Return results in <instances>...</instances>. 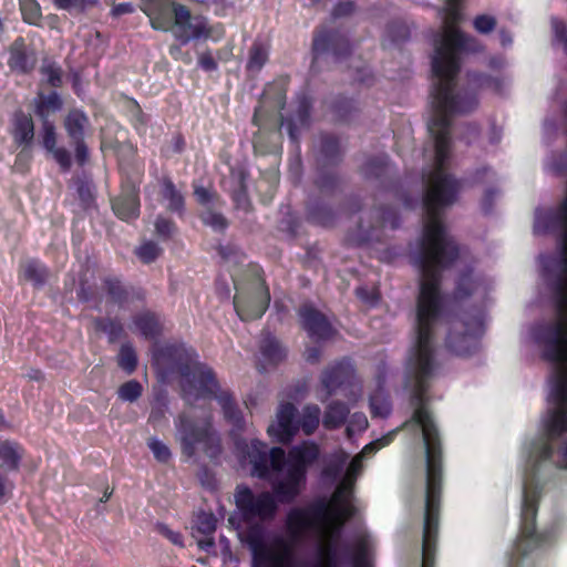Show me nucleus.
I'll return each instance as SVG.
<instances>
[{"instance_id":"f257e3e1","label":"nucleus","mask_w":567,"mask_h":567,"mask_svg":"<svg viewBox=\"0 0 567 567\" xmlns=\"http://www.w3.org/2000/svg\"><path fill=\"white\" fill-rule=\"evenodd\" d=\"M458 0H449L443 19V32L432 58V71L437 83L432 92L433 115L429 131L434 141V163L425 178L423 206L425 220L421 239H454L446 233L441 219L442 209L453 205L462 189V183L446 172L451 156V117L464 115L478 104L475 95L455 91V79L461 71V53L478 52L481 43L457 27L461 20Z\"/></svg>"},{"instance_id":"f03ea898","label":"nucleus","mask_w":567,"mask_h":567,"mask_svg":"<svg viewBox=\"0 0 567 567\" xmlns=\"http://www.w3.org/2000/svg\"><path fill=\"white\" fill-rule=\"evenodd\" d=\"M355 478L347 474L329 499H318L305 507H292L285 518L289 538L274 535L265 542L259 526L250 527L246 543L256 567H340V536L355 516Z\"/></svg>"},{"instance_id":"7ed1b4c3","label":"nucleus","mask_w":567,"mask_h":567,"mask_svg":"<svg viewBox=\"0 0 567 567\" xmlns=\"http://www.w3.org/2000/svg\"><path fill=\"white\" fill-rule=\"evenodd\" d=\"M196 357L195 351L187 349L183 343L166 344L153 351V365L162 378L169 368H176L185 400L193 404L202 396L215 398L221 405L225 417L234 424H239L241 414L234 395L220 389L213 369L197 361Z\"/></svg>"},{"instance_id":"20e7f679","label":"nucleus","mask_w":567,"mask_h":567,"mask_svg":"<svg viewBox=\"0 0 567 567\" xmlns=\"http://www.w3.org/2000/svg\"><path fill=\"white\" fill-rule=\"evenodd\" d=\"M319 456L320 447L313 441H303L289 450L286 474L272 486L280 503L289 504L300 495L306 485L307 468L317 462Z\"/></svg>"},{"instance_id":"39448f33","label":"nucleus","mask_w":567,"mask_h":567,"mask_svg":"<svg viewBox=\"0 0 567 567\" xmlns=\"http://www.w3.org/2000/svg\"><path fill=\"white\" fill-rule=\"evenodd\" d=\"M249 278L237 288L234 306L241 320L250 321L260 318L270 303V291L264 270L257 266L249 267Z\"/></svg>"},{"instance_id":"423d86ee","label":"nucleus","mask_w":567,"mask_h":567,"mask_svg":"<svg viewBox=\"0 0 567 567\" xmlns=\"http://www.w3.org/2000/svg\"><path fill=\"white\" fill-rule=\"evenodd\" d=\"M536 503L525 502L519 533L509 554L508 567H524L528 556L546 542V536L536 529Z\"/></svg>"},{"instance_id":"0eeeda50","label":"nucleus","mask_w":567,"mask_h":567,"mask_svg":"<svg viewBox=\"0 0 567 567\" xmlns=\"http://www.w3.org/2000/svg\"><path fill=\"white\" fill-rule=\"evenodd\" d=\"M177 429L181 433L182 451L187 457L195 455L196 444L198 443L204 445V451L210 458H216L220 455V437L214 430L210 421H206L202 426H197L187 415L181 414Z\"/></svg>"},{"instance_id":"6e6552de","label":"nucleus","mask_w":567,"mask_h":567,"mask_svg":"<svg viewBox=\"0 0 567 567\" xmlns=\"http://www.w3.org/2000/svg\"><path fill=\"white\" fill-rule=\"evenodd\" d=\"M556 364V380L551 389L555 408L548 411L545 431L549 440L567 432V361H551Z\"/></svg>"},{"instance_id":"1a4fd4ad","label":"nucleus","mask_w":567,"mask_h":567,"mask_svg":"<svg viewBox=\"0 0 567 567\" xmlns=\"http://www.w3.org/2000/svg\"><path fill=\"white\" fill-rule=\"evenodd\" d=\"M236 505L246 523L272 520L278 512L276 497L270 492L255 494L248 486H239L235 494Z\"/></svg>"},{"instance_id":"9d476101","label":"nucleus","mask_w":567,"mask_h":567,"mask_svg":"<svg viewBox=\"0 0 567 567\" xmlns=\"http://www.w3.org/2000/svg\"><path fill=\"white\" fill-rule=\"evenodd\" d=\"M143 11L153 29L168 32L175 24H183L189 17V8L174 0H147Z\"/></svg>"},{"instance_id":"9b49d317","label":"nucleus","mask_w":567,"mask_h":567,"mask_svg":"<svg viewBox=\"0 0 567 567\" xmlns=\"http://www.w3.org/2000/svg\"><path fill=\"white\" fill-rule=\"evenodd\" d=\"M311 53L313 60L331 53L336 61H341L351 55L352 45L350 40L338 30L320 27L313 33Z\"/></svg>"},{"instance_id":"f8f14e48","label":"nucleus","mask_w":567,"mask_h":567,"mask_svg":"<svg viewBox=\"0 0 567 567\" xmlns=\"http://www.w3.org/2000/svg\"><path fill=\"white\" fill-rule=\"evenodd\" d=\"M248 457L252 464V474L259 478H267L271 472H280L284 468L286 453L281 447L268 450L267 444L254 441Z\"/></svg>"},{"instance_id":"ddd939ff","label":"nucleus","mask_w":567,"mask_h":567,"mask_svg":"<svg viewBox=\"0 0 567 567\" xmlns=\"http://www.w3.org/2000/svg\"><path fill=\"white\" fill-rule=\"evenodd\" d=\"M298 317L301 328L316 341H329L338 334L328 317L311 302L299 307Z\"/></svg>"},{"instance_id":"4468645a","label":"nucleus","mask_w":567,"mask_h":567,"mask_svg":"<svg viewBox=\"0 0 567 567\" xmlns=\"http://www.w3.org/2000/svg\"><path fill=\"white\" fill-rule=\"evenodd\" d=\"M89 124L87 115L80 109H71L63 120V126L73 143L74 157L79 166L86 165L90 159V150L84 141Z\"/></svg>"},{"instance_id":"2eb2a0df","label":"nucleus","mask_w":567,"mask_h":567,"mask_svg":"<svg viewBox=\"0 0 567 567\" xmlns=\"http://www.w3.org/2000/svg\"><path fill=\"white\" fill-rule=\"evenodd\" d=\"M276 422L269 425L268 433L277 442L289 444L299 432L298 410L295 404L284 402L279 405Z\"/></svg>"},{"instance_id":"dca6fc26","label":"nucleus","mask_w":567,"mask_h":567,"mask_svg":"<svg viewBox=\"0 0 567 567\" xmlns=\"http://www.w3.org/2000/svg\"><path fill=\"white\" fill-rule=\"evenodd\" d=\"M355 377L354 367L348 359L329 364L321 373L320 382L327 396L333 395L338 390L352 384Z\"/></svg>"},{"instance_id":"f3484780","label":"nucleus","mask_w":567,"mask_h":567,"mask_svg":"<svg viewBox=\"0 0 567 567\" xmlns=\"http://www.w3.org/2000/svg\"><path fill=\"white\" fill-rule=\"evenodd\" d=\"M40 136L42 145L47 152L51 153L53 159L58 163L61 171L66 173L72 167L71 153L64 146H56V128L52 121H41Z\"/></svg>"},{"instance_id":"a211bd4d","label":"nucleus","mask_w":567,"mask_h":567,"mask_svg":"<svg viewBox=\"0 0 567 567\" xmlns=\"http://www.w3.org/2000/svg\"><path fill=\"white\" fill-rule=\"evenodd\" d=\"M140 189L133 183L123 184L121 194L112 200L115 215L126 221L140 216Z\"/></svg>"},{"instance_id":"6ab92c4d","label":"nucleus","mask_w":567,"mask_h":567,"mask_svg":"<svg viewBox=\"0 0 567 567\" xmlns=\"http://www.w3.org/2000/svg\"><path fill=\"white\" fill-rule=\"evenodd\" d=\"M173 31L177 41L187 44L190 40L210 38L214 29L206 17L202 14L193 16L189 10L187 21L183 24H175Z\"/></svg>"},{"instance_id":"aec40b11","label":"nucleus","mask_w":567,"mask_h":567,"mask_svg":"<svg viewBox=\"0 0 567 567\" xmlns=\"http://www.w3.org/2000/svg\"><path fill=\"white\" fill-rule=\"evenodd\" d=\"M37 65V55L29 49L25 40L18 37L9 47L8 66L17 74H30Z\"/></svg>"},{"instance_id":"412c9836","label":"nucleus","mask_w":567,"mask_h":567,"mask_svg":"<svg viewBox=\"0 0 567 567\" xmlns=\"http://www.w3.org/2000/svg\"><path fill=\"white\" fill-rule=\"evenodd\" d=\"M103 289L110 300L120 307L125 306L131 300H145V291L142 288L127 287L123 281L113 276L105 277L102 281Z\"/></svg>"},{"instance_id":"4be33fe9","label":"nucleus","mask_w":567,"mask_h":567,"mask_svg":"<svg viewBox=\"0 0 567 567\" xmlns=\"http://www.w3.org/2000/svg\"><path fill=\"white\" fill-rule=\"evenodd\" d=\"M10 134L18 147H29L34 141L35 126L31 114L17 110L11 116Z\"/></svg>"},{"instance_id":"5701e85b","label":"nucleus","mask_w":567,"mask_h":567,"mask_svg":"<svg viewBox=\"0 0 567 567\" xmlns=\"http://www.w3.org/2000/svg\"><path fill=\"white\" fill-rule=\"evenodd\" d=\"M349 413L350 409L346 403L332 401L323 413V427L329 431L340 429L347 422Z\"/></svg>"},{"instance_id":"b1692460","label":"nucleus","mask_w":567,"mask_h":567,"mask_svg":"<svg viewBox=\"0 0 567 567\" xmlns=\"http://www.w3.org/2000/svg\"><path fill=\"white\" fill-rule=\"evenodd\" d=\"M63 107V101L55 91L50 94L39 92L34 100V113L41 120H49L50 113L58 112Z\"/></svg>"},{"instance_id":"393cba45","label":"nucleus","mask_w":567,"mask_h":567,"mask_svg":"<svg viewBox=\"0 0 567 567\" xmlns=\"http://www.w3.org/2000/svg\"><path fill=\"white\" fill-rule=\"evenodd\" d=\"M161 185L162 196L168 202L167 209L172 213H176L178 216H183L185 214V198L183 194L167 176L162 178Z\"/></svg>"},{"instance_id":"a878e982","label":"nucleus","mask_w":567,"mask_h":567,"mask_svg":"<svg viewBox=\"0 0 567 567\" xmlns=\"http://www.w3.org/2000/svg\"><path fill=\"white\" fill-rule=\"evenodd\" d=\"M24 450L17 443L11 441H0V461L10 471H18L22 461Z\"/></svg>"},{"instance_id":"bb28decb","label":"nucleus","mask_w":567,"mask_h":567,"mask_svg":"<svg viewBox=\"0 0 567 567\" xmlns=\"http://www.w3.org/2000/svg\"><path fill=\"white\" fill-rule=\"evenodd\" d=\"M133 322L146 339H156L162 333V324L153 312H142L134 317Z\"/></svg>"},{"instance_id":"cd10ccee","label":"nucleus","mask_w":567,"mask_h":567,"mask_svg":"<svg viewBox=\"0 0 567 567\" xmlns=\"http://www.w3.org/2000/svg\"><path fill=\"white\" fill-rule=\"evenodd\" d=\"M321 410L316 404H308L302 409L299 417V431L307 436L312 435L320 424Z\"/></svg>"},{"instance_id":"c85d7f7f","label":"nucleus","mask_w":567,"mask_h":567,"mask_svg":"<svg viewBox=\"0 0 567 567\" xmlns=\"http://www.w3.org/2000/svg\"><path fill=\"white\" fill-rule=\"evenodd\" d=\"M260 351L268 361L275 363L282 361L286 357L280 342L270 332L264 333Z\"/></svg>"},{"instance_id":"c756f323","label":"nucleus","mask_w":567,"mask_h":567,"mask_svg":"<svg viewBox=\"0 0 567 567\" xmlns=\"http://www.w3.org/2000/svg\"><path fill=\"white\" fill-rule=\"evenodd\" d=\"M96 331L106 333L111 342L124 336V327L117 319L97 317L93 321Z\"/></svg>"},{"instance_id":"7c9ffc66","label":"nucleus","mask_w":567,"mask_h":567,"mask_svg":"<svg viewBox=\"0 0 567 567\" xmlns=\"http://www.w3.org/2000/svg\"><path fill=\"white\" fill-rule=\"evenodd\" d=\"M268 61V49L260 42H255L250 50L246 69L248 72L258 73Z\"/></svg>"},{"instance_id":"2f4dec72","label":"nucleus","mask_w":567,"mask_h":567,"mask_svg":"<svg viewBox=\"0 0 567 567\" xmlns=\"http://www.w3.org/2000/svg\"><path fill=\"white\" fill-rule=\"evenodd\" d=\"M167 411V395L166 392L158 391L152 402V410L148 416V423L156 425L165 417Z\"/></svg>"},{"instance_id":"473e14b6","label":"nucleus","mask_w":567,"mask_h":567,"mask_svg":"<svg viewBox=\"0 0 567 567\" xmlns=\"http://www.w3.org/2000/svg\"><path fill=\"white\" fill-rule=\"evenodd\" d=\"M19 2L23 21L29 24L39 25L42 20L40 4L35 0H20Z\"/></svg>"},{"instance_id":"72a5a7b5","label":"nucleus","mask_w":567,"mask_h":567,"mask_svg":"<svg viewBox=\"0 0 567 567\" xmlns=\"http://www.w3.org/2000/svg\"><path fill=\"white\" fill-rule=\"evenodd\" d=\"M217 519L212 513L199 512L194 520V529L204 535L212 536L216 530Z\"/></svg>"},{"instance_id":"f704fd0d","label":"nucleus","mask_w":567,"mask_h":567,"mask_svg":"<svg viewBox=\"0 0 567 567\" xmlns=\"http://www.w3.org/2000/svg\"><path fill=\"white\" fill-rule=\"evenodd\" d=\"M135 255L143 264H151L162 255V248L155 241L146 240L135 249Z\"/></svg>"},{"instance_id":"c9c22d12","label":"nucleus","mask_w":567,"mask_h":567,"mask_svg":"<svg viewBox=\"0 0 567 567\" xmlns=\"http://www.w3.org/2000/svg\"><path fill=\"white\" fill-rule=\"evenodd\" d=\"M25 280L31 281L34 286H43L48 278V270L40 266L37 261H29L23 268Z\"/></svg>"},{"instance_id":"e433bc0d","label":"nucleus","mask_w":567,"mask_h":567,"mask_svg":"<svg viewBox=\"0 0 567 567\" xmlns=\"http://www.w3.org/2000/svg\"><path fill=\"white\" fill-rule=\"evenodd\" d=\"M117 363L128 374L133 373L137 367V355L131 344H123L120 349Z\"/></svg>"},{"instance_id":"4c0bfd02","label":"nucleus","mask_w":567,"mask_h":567,"mask_svg":"<svg viewBox=\"0 0 567 567\" xmlns=\"http://www.w3.org/2000/svg\"><path fill=\"white\" fill-rule=\"evenodd\" d=\"M372 417H388L392 411L391 402L382 394H375L370 400Z\"/></svg>"},{"instance_id":"58836bf2","label":"nucleus","mask_w":567,"mask_h":567,"mask_svg":"<svg viewBox=\"0 0 567 567\" xmlns=\"http://www.w3.org/2000/svg\"><path fill=\"white\" fill-rule=\"evenodd\" d=\"M41 74L47 78V82L52 87H61L63 84V71L54 62H44L41 66Z\"/></svg>"},{"instance_id":"ea45409f","label":"nucleus","mask_w":567,"mask_h":567,"mask_svg":"<svg viewBox=\"0 0 567 567\" xmlns=\"http://www.w3.org/2000/svg\"><path fill=\"white\" fill-rule=\"evenodd\" d=\"M468 334H449L446 338V347L455 354L463 355L470 352Z\"/></svg>"},{"instance_id":"a19ab883","label":"nucleus","mask_w":567,"mask_h":567,"mask_svg":"<svg viewBox=\"0 0 567 567\" xmlns=\"http://www.w3.org/2000/svg\"><path fill=\"white\" fill-rule=\"evenodd\" d=\"M142 392H143V386L136 380H130L127 382H124L118 388V391H117L120 399H122L123 401H128V402L136 401L142 395Z\"/></svg>"},{"instance_id":"79ce46f5","label":"nucleus","mask_w":567,"mask_h":567,"mask_svg":"<svg viewBox=\"0 0 567 567\" xmlns=\"http://www.w3.org/2000/svg\"><path fill=\"white\" fill-rule=\"evenodd\" d=\"M377 450V444L375 443H370L368 445H365L362 450V452L358 455H355L348 468H347V472L346 474L350 477H353L357 480V477L360 475V473L362 472V468H363V464H362V456L365 455V454H370V453H373L374 451Z\"/></svg>"},{"instance_id":"37998d69","label":"nucleus","mask_w":567,"mask_h":567,"mask_svg":"<svg viewBox=\"0 0 567 567\" xmlns=\"http://www.w3.org/2000/svg\"><path fill=\"white\" fill-rule=\"evenodd\" d=\"M474 290H475V282H474L473 278L471 277V274L466 272L460 277V279L457 281L456 289L454 291V296L456 299H464V298L470 297Z\"/></svg>"},{"instance_id":"c03bdc74","label":"nucleus","mask_w":567,"mask_h":567,"mask_svg":"<svg viewBox=\"0 0 567 567\" xmlns=\"http://www.w3.org/2000/svg\"><path fill=\"white\" fill-rule=\"evenodd\" d=\"M202 220L205 225L218 231H224L228 227L227 218L218 212L210 210L202 215Z\"/></svg>"},{"instance_id":"a18cd8bd","label":"nucleus","mask_w":567,"mask_h":567,"mask_svg":"<svg viewBox=\"0 0 567 567\" xmlns=\"http://www.w3.org/2000/svg\"><path fill=\"white\" fill-rule=\"evenodd\" d=\"M175 229H176V227L172 219L164 217V216H158L156 218L155 233L159 238H162L164 240L171 239Z\"/></svg>"},{"instance_id":"49530a36","label":"nucleus","mask_w":567,"mask_h":567,"mask_svg":"<svg viewBox=\"0 0 567 567\" xmlns=\"http://www.w3.org/2000/svg\"><path fill=\"white\" fill-rule=\"evenodd\" d=\"M368 558V546L364 540L354 543L351 554V564L353 567H364Z\"/></svg>"},{"instance_id":"de8ad7c7","label":"nucleus","mask_w":567,"mask_h":567,"mask_svg":"<svg viewBox=\"0 0 567 567\" xmlns=\"http://www.w3.org/2000/svg\"><path fill=\"white\" fill-rule=\"evenodd\" d=\"M357 4L354 0H339L332 8L331 17L333 19L347 18L354 13Z\"/></svg>"},{"instance_id":"09e8293b","label":"nucleus","mask_w":567,"mask_h":567,"mask_svg":"<svg viewBox=\"0 0 567 567\" xmlns=\"http://www.w3.org/2000/svg\"><path fill=\"white\" fill-rule=\"evenodd\" d=\"M55 7L62 10H79L83 12L87 7L96 4V0H53Z\"/></svg>"},{"instance_id":"8fccbe9b","label":"nucleus","mask_w":567,"mask_h":567,"mask_svg":"<svg viewBox=\"0 0 567 567\" xmlns=\"http://www.w3.org/2000/svg\"><path fill=\"white\" fill-rule=\"evenodd\" d=\"M474 28L477 32L487 34L491 33L496 27V20L492 16L481 14L474 19Z\"/></svg>"},{"instance_id":"3c124183","label":"nucleus","mask_w":567,"mask_h":567,"mask_svg":"<svg viewBox=\"0 0 567 567\" xmlns=\"http://www.w3.org/2000/svg\"><path fill=\"white\" fill-rule=\"evenodd\" d=\"M321 152L326 157H334L339 155V141L332 135H326L321 140Z\"/></svg>"},{"instance_id":"603ef678","label":"nucleus","mask_w":567,"mask_h":567,"mask_svg":"<svg viewBox=\"0 0 567 567\" xmlns=\"http://www.w3.org/2000/svg\"><path fill=\"white\" fill-rule=\"evenodd\" d=\"M148 446L158 462L165 463L171 458V451L163 442L152 439Z\"/></svg>"},{"instance_id":"864d4df0","label":"nucleus","mask_w":567,"mask_h":567,"mask_svg":"<svg viewBox=\"0 0 567 567\" xmlns=\"http://www.w3.org/2000/svg\"><path fill=\"white\" fill-rule=\"evenodd\" d=\"M348 460V454L344 452H340L334 455V460L331 461L327 467L323 470L324 475L327 476H336L343 467L344 463Z\"/></svg>"},{"instance_id":"5fc2aeb1","label":"nucleus","mask_w":567,"mask_h":567,"mask_svg":"<svg viewBox=\"0 0 567 567\" xmlns=\"http://www.w3.org/2000/svg\"><path fill=\"white\" fill-rule=\"evenodd\" d=\"M194 196L200 205H207L218 198V195L215 190L203 186L194 187Z\"/></svg>"},{"instance_id":"6e6d98bb","label":"nucleus","mask_w":567,"mask_h":567,"mask_svg":"<svg viewBox=\"0 0 567 567\" xmlns=\"http://www.w3.org/2000/svg\"><path fill=\"white\" fill-rule=\"evenodd\" d=\"M76 190L79 194L80 199L89 205L93 202V193H92V185L87 181H78L76 183Z\"/></svg>"},{"instance_id":"4d7b16f0","label":"nucleus","mask_w":567,"mask_h":567,"mask_svg":"<svg viewBox=\"0 0 567 567\" xmlns=\"http://www.w3.org/2000/svg\"><path fill=\"white\" fill-rule=\"evenodd\" d=\"M316 184L321 190L333 189L337 185V177L331 174H322L318 177Z\"/></svg>"},{"instance_id":"13d9d810","label":"nucleus","mask_w":567,"mask_h":567,"mask_svg":"<svg viewBox=\"0 0 567 567\" xmlns=\"http://www.w3.org/2000/svg\"><path fill=\"white\" fill-rule=\"evenodd\" d=\"M198 63L205 71H215L217 69V62L210 52H203L198 58Z\"/></svg>"},{"instance_id":"bf43d9fd","label":"nucleus","mask_w":567,"mask_h":567,"mask_svg":"<svg viewBox=\"0 0 567 567\" xmlns=\"http://www.w3.org/2000/svg\"><path fill=\"white\" fill-rule=\"evenodd\" d=\"M133 12V6L131 3H118L115 4L112 10L111 14L113 17H120L122 14L131 13Z\"/></svg>"},{"instance_id":"052dcab7","label":"nucleus","mask_w":567,"mask_h":567,"mask_svg":"<svg viewBox=\"0 0 567 567\" xmlns=\"http://www.w3.org/2000/svg\"><path fill=\"white\" fill-rule=\"evenodd\" d=\"M164 535L175 545L183 546V535L178 532L169 530L168 528L162 529Z\"/></svg>"},{"instance_id":"680f3d73","label":"nucleus","mask_w":567,"mask_h":567,"mask_svg":"<svg viewBox=\"0 0 567 567\" xmlns=\"http://www.w3.org/2000/svg\"><path fill=\"white\" fill-rule=\"evenodd\" d=\"M306 354H307L306 359L308 362L318 363L321 359L322 352H321V349L312 347V348L307 349Z\"/></svg>"},{"instance_id":"e2e57ef3","label":"nucleus","mask_w":567,"mask_h":567,"mask_svg":"<svg viewBox=\"0 0 567 567\" xmlns=\"http://www.w3.org/2000/svg\"><path fill=\"white\" fill-rule=\"evenodd\" d=\"M78 297L81 301H89L92 297L91 288L86 285L85 281H81L80 290L78 292Z\"/></svg>"},{"instance_id":"0e129e2a","label":"nucleus","mask_w":567,"mask_h":567,"mask_svg":"<svg viewBox=\"0 0 567 567\" xmlns=\"http://www.w3.org/2000/svg\"><path fill=\"white\" fill-rule=\"evenodd\" d=\"M199 548L208 551L215 547V542L212 536H205V538L198 540Z\"/></svg>"},{"instance_id":"69168bd1","label":"nucleus","mask_w":567,"mask_h":567,"mask_svg":"<svg viewBox=\"0 0 567 567\" xmlns=\"http://www.w3.org/2000/svg\"><path fill=\"white\" fill-rule=\"evenodd\" d=\"M553 456V447L549 443L544 444L539 452V460H548Z\"/></svg>"},{"instance_id":"338daca9","label":"nucleus","mask_w":567,"mask_h":567,"mask_svg":"<svg viewBox=\"0 0 567 567\" xmlns=\"http://www.w3.org/2000/svg\"><path fill=\"white\" fill-rule=\"evenodd\" d=\"M184 147H185V140L181 134H177L174 137V151L177 153H181V152H183Z\"/></svg>"},{"instance_id":"774afa93","label":"nucleus","mask_w":567,"mask_h":567,"mask_svg":"<svg viewBox=\"0 0 567 567\" xmlns=\"http://www.w3.org/2000/svg\"><path fill=\"white\" fill-rule=\"evenodd\" d=\"M559 466L567 468V443L564 445V447L560 451Z\"/></svg>"}]
</instances>
